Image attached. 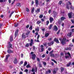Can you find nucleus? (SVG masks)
I'll return each mask as SVG.
<instances>
[{
  "mask_svg": "<svg viewBox=\"0 0 74 74\" xmlns=\"http://www.w3.org/2000/svg\"><path fill=\"white\" fill-rule=\"evenodd\" d=\"M31 71L32 72H34V68H33L32 69V70H31Z\"/></svg>",
  "mask_w": 74,
  "mask_h": 74,
  "instance_id": "nucleus-42",
  "label": "nucleus"
},
{
  "mask_svg": "<svg viewBox=\"0 0 74 74\" xmlns=\"http://www.w3.org/2000/svg\"><path fill=\"white\" fill-rule=\"evenodd\" d=\"M52 25L51 24L50 25L49 27V29L50 30L52 28Z\"/></svg>",
  "mask_w": 74,
  "mask_h": 74,
  "instance_id": "nucleus-23",
  "label": "nucleus"
},
{
  "mask_svg": "<svg viewBox=\"0 0 74 74\" xmlns=\"http://www.w3.org/2000/svg\"><path fill=\"white\" fill-rule=\"evenodd\" d=\"M44 46H46L47 45V42H45L43 43Z\"/></svg>",
  "mask_w": 74,
  "mask_h": 74,
  "instance_id": "nucleus-46",
  "label": "nucleus"
},
{
  "mask_svg": "<svg viewBox=\"0 0 74 74\" xmlns=\"http://www.w3.org/2000/svg\"><path fill=\"white\" fill-rule=\"evenodd\" d=\"M29 33H30V32H28L26 34V35H29Z\"/></svg>",
  "mask_w": 74,
  "mask_h": 74,
  "instance_id": "nucleus-56",
  "label": "nucleus"
},
{
  "mask_svg": "<svg viewBox=\"0 0 74 74\" xmlns=\"http://www.w3.org/2000/svg\"><path fill=\"white\" fill-rule=\"evenodd\" d=\"M60 69H61V73H62V72H63V71L64 70V68L62 67H61L60 68Z\"/></svg>",
  "mask_w": 74,
  "mask_h": 74,
  "instance_id": "nucleus-15",
  "label": "nucleus"
},
{
  "mask_svg": "<svg viewBox=\"0 0 74 74\" xmlns=\"http://www.w3.org/2000/svg\"><path fill=\"white\" fill-rule=\"evenodd\" d=\"M40 9H37L36 11V12H37V13H38V12H40Z\"/></svg>",
  "mask_w": 74,
  "mask_h": 74,
  "instance_id": "nucleus-26",
  "label": "nucleus"
},
{
  "mask_svg": "<svg viewBox=\"0 0 74 74\" xmlns=\"http://www.w3.org/2000/svg\"><path fill=\"white\" fill-rule=\"evenodd\" d=\"M49 35V33H46L45 35V36L46 37H48Z\"/></svg>",
  "mask_w": 74,
  "mask_h": 74,
  "instance_id": "nucleus-19",
  "label": "nucleus"
},
{
  "mask_svg": "<svg viewBox=\"0 0 74 74\" xmlns=\"http://www.w3.org/2000/svg\"><path fill=\"white\" fill-rule=\"evenodd\" d=\"M57 71H56L55 70H53V74H56V72Z\"/></svg>",
  "mask_w": 74,
  "mask_h": 74,
  "instance_id": "nucleus-21",
  "label": "nucleus"
},
{
  "mask_svg": "<svg viewBox=\"0 0 74 74\" xmlns=\"http://www.w3.org/2000/svg\"><path fill=\"white\" fill-rule=\"evenodd\" d=\"M18 30H16L15 32V36L16 37V36H17V35H18Z\"/></svg>",
  "mask_w": 74,
  "mask_h": 74,
  "instance_id": "nucleus-14",
  "label": "nucleus"
},
{
  "mask_svg": "<svg viewBox=\"0 0 74 74\" xmlns=\"http://www.w3.org/2000/svg\"><path fill=\"white\" fill-rule=\"evenodd\" d=\"M63 52H61L60 53V56L61 57L62 56H63Z\"/></svg>",
  "mask_w": 74,
  "mask_h": 74,
  "instance_id": "nucleus-45",
  "label": "nucleus"
},
{
  "mask_svg": "<svg viewBox=\"0 0 74 74\" xmlns=\"http://www.w3.org/2000/svg\"><path fill=\"white\" fill-rule=\"evenodd\" d=\"M72 14H73V12H71L70 13H69L68 14V16H69V18H71V16L72 15Z\"/></svg>",
  "mask_w": 74,
  "mask_h": 74,
  "instance_id": "nucleus-7",
  "label": "nucleus"
},
{
  "mask_svg": "<svg viewBox=\"0 0 74 74\" xmlns=\"http://www.w3.org/2000/svg\"><path fill=\"white\" fill-rule=\"evenodd\" d=\"M14 12H12V13H11L10 15V18H11V16H12V15L13 14V13H14Z\"/></svg>",
  "mask_w": 74,
  "mask_h": 74,
  "instance_id": "nucleus-41",
  "label": "nucleus"
},
{
  "mask_svg": "<svg viewBox=\"0 0 74 74\" xmlns=\"http://www.w3.org/2000/svg\"><path fill=\"white\" fill-rule=\"evenodd\" d=\"M45 56V54H43L42 55V58H44Z\"/></svg>",
  "mask_w": 74,
  "mask_h": 74,
  "instance_id": "nucleus-57",
  "label": "nucleus"
},
{
  "mask_svg": "<svg viewBox=\"0 0 74 74\" xmlns=\"http://www.w3.org/2000/svg\"><path fill=\"white\" fill-rule=\"evenodd\" d=\"M51 60L54 62V63H57V62H56V61L52 59Z\"/></svg>",
  "mask_w": 74,
  "mask_h": 74,
  "instance_id": "nucleus-39",
  "label": "nucleus"
},
{
  "mask_svg": "<svg viewBox=\"0 0 74 74\" xmlns=\"http://www.w3.org/2000/svg\"><path fill=\"white\" fill-rule=\"evenodd\" d=\"M66 38H64L61 41V42L62 45H64L66 43Z\"/></svg>",
  "mask_w": 74,
  "mask_h": 74,
  "instance_id": "nucleus-1",
  "label": "nucleus"
},
{
  "mask_svg": "<svg viewBox=\"0 0 74 74\" xmlns=\"http://www.w3.org/2000/svg\"><path fill=\"white\" fill-rule=\"evenodd\" d=\"M50 22V23L52 22L53 21V18L52 17H50L49 18Z\"/></svg>",
  "mask_w": 74,
  "mask_h": 74,
  "instance_id": "nucleus-10",
  "label": "nucleus"
},
{
  "mask_svg": "<svg viewBox=\"0 0 74 74\" xmlns=\"http://www.w3.org/2000/svg\"><path fill=\"white\" fill-rule=\"evenodd\" d=\"M54 30L55 31H57L58 30V27L56 25H55L54 27Z\"/></svg>",
  "mask_w": 74,
  "mask_h": 74,
  "instance_id": "nucleus-13",
  "label": "nucleus"
},
{
  "mask_svg": "<svg viewBox=\"0 0 74 74\" xmlns=\"http://www.w3.org/2000/svg\"><path fill=\"white\" fill-rule=\"evenodd\" d=\"M41 20L42 22H44V21H45V20H44V18H42L41 19Z\"/></svg>",
  "mask_w": 74,
  "mask_h": 74,
  "instance_id": "nucleus-61",
  "label": "nucleus"
},
{
  "mask_svg": "<svg viewBox=\"0 0 74 74\" xmlns=\"http://www.w3.org/2000/svg\"><path fill=\"white\" fill-rule=\"evenodd\" d=\"M40 47L41 51L43 52V51H44V46L42 45H41L40 46Z\"/></svg>",
  "mask_w": 74,
  "mask_h": 74,
  "instance_id": "nucleus-8",
  "label": "nucleus"
},
{
  "mask_svg": "<svg viewBox=\"0 0 74 74\" xmlns=\"http://www.w3.org/2000/svg\"><path fill=\"white\" fill-rule=\"evenodd\" d=\"M59 4H62V1H60L59 2Z\"/></svg>",
  "mask_w": 74,
  "mask_h": 74,
  "instance_id": "nucleus-52",
  "label": "nucleus"
},
{
  "mask_svg": "<svg viewBox=\"0 0 74 74\" xmlns=\"http://www.w3.org/2000/svg\"><path fill=\"white\" fill-rule=\"evenodd\" d=\"M54 43V42L53 41H52L50 43L51 45H53V43Z\"/></svg>",
  "mask_w": 74,
  "mask_h": 74,
  "instance_id": "nucleus-48",
  "label": "nucleus"
},
{
  "mask_svg": "<svg viewBox=\"0 0 74 74\" xmlns=\"http://www.w3.org/2000/svg\"><path fill=\"white\" fill-rule=\"evenodd\" d=\"M30 30H32V26H31L29 28Z\"/></svg>",
  "mask_w": 74,
  "mask_h": 74,
  "instance_id": "nucleus-53",
  "label": "nucleus"
},
{
  "mask_svg": "<svg viewBox=\"0 0 74 74\" xmlns=\"http://www.w3.org/2000/svg\"><path fill=\"white\" fill-rule=\"evenodd\" d=\"M51 49H52L51 48H49L48 49V51H51Z\"/></svg>",
  "mask_w": 74,
  "mask_h": 74,
  "instance_id": "nucleus-60",
  "label": "nucleus"
},
{
  "mask_svg": "<svg viewBox=\"0 0 74 74\" xmlns=\"http://www.w3.org/2000/svg\"><path fill=\"white\" fill-rule=\"evenodd\" d=\"M23 61H21L20 63V64H23Z\"/></svg>",
  "mask_w": 74,
  "mask_h": 74,
  "instance_id": "nucleus-33",
  "label": "nucleus"
},
{
  "mask_svg": "<svg viewBox=\"0 0 74 74\" xmlns=\"http://www.w3.org/2000/svg\"><path fill=\"white\" fill-rule=\"evenodd\" d=\"M41 23V21H39L37 22V23L38 25H39Z\"/></svg>",
  "mask_w": 74,
  "mask_h": 74,
  "instance_id": "nucleus-31",
  "label": "nucleus"
},
{
  "mask_svg": "<svg viewBox=\"0 0 74 74\" xmlns=\"http://www.w3.org/2000/svg\"><path fill=\"white\" fill-rule=\"evenodd\" d=\"M10 40L11 41H12V40H13V39L12 38V36H10Z\"/></svg>",
  "mask_w": 74,
  "mask_h": 74,
  "instance_id": "nucleus-22",
  "label": "nucleus"
},
{
  "mask_svg": "<svg viewBox=\"0 0 74 74\" xmlns=\"http://www.w3.org/2000/svg\"><path fill=\"white\" fill-rule=\"evenodd\" d=\"M54 70L56 71H58V70H59V68L58 67H56V69H54Z\"/></svg>",
  "mask_w": 74,
  "mask_h": 74,
  "instance_id": "nucleus-29",
  "label": "nucleus"
},
{
  "mask_svg": "<svg viewBox=\"0 0 74 74\" xmlns=\"http://www.w3.org/2000/svg\"><path fill=\"white\" fill-rule=\"evenodd\" d=\"M54 41H55L57 43H59V40L58 38H55L53 40Z\"/></svg>",
  "mask_w": 74,
  "mask_h": 74,
  "instance_id": "nucleus-6",
  "label": "nucleus"
},
{
  "mask_svg": "<svg viewBox=\"0 0 74 74\" xmlns=\"http://www.w3.org/2000/svg\"><path fill=\"white\" fill-rule=\"evenodd\" d=\"M71 32H74V29H71Z\"/></svg>",
  "mask_w": 74,
  "mask_h": 74,
  "instance_id": "nucleus-58",
  "label": "nucleus"
},
{
  "mask_svg": "<svg viewBox=\"0 0 74 74\" xmlns=\"http://www.w3.org/2000/svg\"><path fill=\"white\" fill-rule=\"evenodd\" d=\"M19 74H23V73H22V71H20Z\"/></svg>",
  "mask_w": 74,
  "mask_h": 74,
  "instance_id": "nucleus-64",
  "label": "nucleus"
},
{
  "mask_svg": "<svg viewBox=\"0 0 74 74\" xmlns=\"http://www.w3.org/2000/svg\"><path fill=\"white\" fill-rule=\"evenodd\" d=\"M71 22L72 23H74V20H71Z\"/></svg>",
  "mask_w": 74,
  "mask_h": 74,
  "instance_id": "nucleus-59",
  "label": "nucleus"
},
{
  "mask_svg": "<svg viewBox=\"0 0 74 74\" xmlns=\"http://www.w3.org/2000/svg\"><path fill=\"white\" fill-rule=\"evenodd\" d=\"M30 43H33V39H31Z\"/></svg>",
  "mask_w": 74,
  "mask_h": 74,
  "instance_id": "nucleus-35",
  "label": "nucleus"
},
{
  "mask_svg": "<svg viewBox=\"0 0 74 74\" xmlns=\"http://www.w3.org/2000/svg\"><path fill=\"white\" fill-rule=\"evenodd\" d=\"M26 11H27V12H29V8H26Z\"/></svg>",
  "mask_w": 74,
  "mask_h": 74,
  "instance_id": "nucleus-44",
  "label": "nucleus"
},
{
  "mask_svg": "<svg viewBox=\"0 0 74 74\" xmlns=\"http://www.w3.org/2000/svg\"><path fill=\"white\" fill-rule=\"evenodd\" d=\"M27 62L25 61L24 62V65H27Z\"/></svg>",
  "mask_w": 74,
  "mask_h": 74,
  "instance_id": "nucleus-34",
  "label": "nucleus"
},
{
  "mask_svg": "<svg viewBox=\"0 0 74 74\" xmlns=\"http://www.w3.org/2000/svg\"><path fill=\"white\" fill-rule=\"evenodd\" d=\"M36 4V5H38V0H35Z\"/></svg>",
  "mask_w": 74,
  "mask_h": 74,
  "instance_id": "nucleus-16",
  "label": "nucleus"
},
{
  "mask_svg": "<svg viewBox=\"0 0 74 74\" xmlns=\"http://www.w3.org/2000/svg\"><path fill=\"white\" fill-rule=\"evenodd\" d=\"M48 40L49 41H50V40H52V39L51 38H49V39H48Z\"/></svg>",
  "mask_w": 74,
  "mask_h": 74,
  "instance_id": "nucleus-55",
  "label": "nucleus"
},
{
  "mask_svg": "<svg viewBox=\"0 0 74 74\" xmlns=\"http://www.w3.org/2000/svg\"><path fill=\"white\" fill-rule=\"evenodd\" d=\"M34 71L36 73L37 71V67H36L35 69H34Z\"/></svg>",
  "mask_w": 74,
  "mask_h": 74,
  "instance_id": "nucleus-25",
  "label": "nucleus"
},
{
  "mask_svg": "<svg viewBox=\"0 0 74 74\" xmlns=\"http://www.w3.org/2000/svg\"><path fill=\"white\" fill-rule=\"evenodd\" d=\"M49 21H46L47 25H48V24H49Z\"/></svg>",
  "mask_w": 74,
  "mask_h": 74,
  "instance_id": "nucleus-43",
  "label": "nucleus"
},
{
  "mask_svg": "<svg viewBox=\"0 0 74 74\" xmlns=\"http://www.w3.org/2000/svg\"><path fill=\"white\" fill-rule=\"evenodd\" d=\"M22 37L23 39H25L26 38V34H23L22 35Z\"/></svg>",
  "mask_w": 74,
  "mask_h": 74,
  "instance_id": "nucleus-4",
  "label": "nucleus"
},
{
  "mask_svg": "<svg viewBox=\"0 0 74 74\" xmlns=\"http://www.w3.org/2000/svg\"><path fill=\"white\" fill-rule=\"evenodd\" d=\"M71 34H72V32H71L70 33H68L67 34L68 37H71Z\"/></svg>",
  "mask_w": 74,
  "mask_h": 74,
  "instance_id": "nucleus-9",
  "label": "nucleus"
},
{
  "mask_svg": "<svg viewBox=\"0 0 74 74\" xmlns=\"http://www.w3.org/2000/svg\"><path fill=\"white\" fill-rule=\"evenodd\" d=\"M35 31L37 32H38L39 31V27H37L36 28H35Z\"/></svg>",
  "mask_w": 74,
  "mask_h": 74,
  "instance_id": "nucleus-20",
  "label": "nucleus"
},
{
  "mask_svg": "<svg viewBox=\"0 0 74 74\" xmlns=\"http://www.w3.org/2000/svg\"><path fill=\"white\" fill-rule=\"evenodd\" d=\"M36 57V55L35 54H33L32 55V58L33 60H35V58Z\"/></svg>",
  "mask_w": 74,
  "mask_h": 74,
  "instance_id": "nucleus-5",
  "label": "nucleus"
},
{
  "mask_svg": "<svg viewBox=\"0 0 74 74\" xmlns=\"http://www.w3.org/2000/svg\"><path fill=\"white\" fill-rule=\"evenodd\" d=\"M43 63L44 65H46V64H47V63L45 62H43Z\"/></svg>",
  "mask_w": 74,
  "mask_h": 74,
  "instance_id": "nucleus-50",
  "label": "nucleus"
},
{
  "mask_svg": "<svg viewBox=\"0 0 74 74\" xmlns=\"http://www.w3.org/2000/svg\"><path fill=\"white\" fill-rule=\"evenodd\" d=\"M43 17V15L42 14H40L39 16V18H42Z\"/></svg>",
  "mask_w": 74,
  "mask_h": 74,
  "instance_id": "nucleus-30",
  "label": "nucleus"
},
{
  "mask_svg": "<svg viewBox=\"0 0 74 74\" xmlns=\"http://www.w3.org/2000/svg\"><path fill=\"white\" fill-rule=\"evenodd\" d=\"M14 12H12V13H11L10 15V18H11V16H12V15L13 14V13H14Z\"/></svg>",
  "mask_w": 74,
  "mask_h": 74,
  "instance_id": "nucleus-40",
  "label": "nucleus"
},
{
  "mask_svg": "<svg viewBox=\"0 0 74 74\" xmlns=\"http://www.w3.org/2000/svg\"><path fill=\"white\" fill-rule=\"evenodd\" d=\"M21 58H23V54H21Z\"/></svg>",
  "mask_w": 74,
  "mask_h": 74,
  "instance_id": "nucleus-54",
  "label": "nucleus"
},
{
  "mask_svg": "<svg viewBox=\"0 0 74 74\" xmlns=\"http://www.w3.org/2000/svg\"><path fill=\"white\" fill-rule=\"evenodd\" d=\"M51 56L53 58L55 57V56L54 55V54H51Z\"/></svg>",
  "mask_w": 74,
  "mask_h": 74,
  "instance_id": "nucleus-37",
  "label": "nucleus"
},
{
  "mask_svg": "<svg viewBox=\"0 0 74 74\" xmlns=\"http://www.w3.org/2000/svg\"><path fill=\"white\" fill-rule=\"evenodd\" d=\"M13 66H12V65H10L9 66V68H10V69H12V68H13Z\"/></svg>",
  "mask_w": 74,
  "mask_h": 74,
  "instance_id": "nucleus-49",
  "label": "nucleus"
},
{
  "mask_svg": "<svg viewBox=\"0 0 74 74\" xmlns=\"http://www.w3.org/2000/svg\"><path fill=\"white\" fill-rule=\"evenodd\" d=\"M9 56H10V55L9 54H8L6 56V58L5 59L6 60H7L8 59V57H9Z\"/></svg>",
  "mask_w": 74,
  "mask_h": 74,
  "instance_id": "nucleus-17",
  "label": "nucleus"
},
{
  "mask_svg": "<svg viewBox=\"0 0 74 74\" xmlns=\"http://www.w3.org/2000/svg\"><path fill=\"white\" fill-rule=\"evenodd\" d=\"M7 52L8 53H13V51L11 50H8Z\"/></svg>",
  "mask_w": 74,
  "mask_h": 74,
  "instance_id": "nucleus-12",
  "label": "nucleus"
},
{
  "mask_svg": "<svg viewBox=\"0 0 74 74\" xmlns=\"http://www.w3.org/2000/svg\"><path fill=\"white\" fill-rule=\"evenodd\" d=\"M37 61H38V62H40V59H39L38 58H37Z\"/></svg>",
  "mask_w": 74,
  "mask_h": 74,
  "instance_id": "nucleus-47",
  "label": "nucleus"
},
{
  "mask_svg": "<svg viewBox=\"0 0 74 74\" xmlns=\"http://www.w3.org/2000/svg\"><path fill=\"white\" fill-rule=\"evenodd\" d=\"M26 67L27 68H29V67H30L31 66H30V65H27Z\"/></svg>",
  "mask_w": 74,
  "mask_h": 74,
  "instance_id": "nucleus-38",
  "label": "nucleus"
},
{
  "mask_svg": "<svg viewBox=\"0 0 74 74\" xmlns=\"http://www.w3.org/2000/svg\"><path fill=\"white\" fill-rule=\"evenodd\" d=\"M18 62V59H17V58H15L13 62L14 63V64H17Z\"/></svg>",
  "mask_w": 74,
  "mask_h": 74,
  "instance_id": "nucleus-3",
  "label": "nucleus"
},
{
  "mask_svg": "<svg viewBox=\"0 0 74 74\" xmlns=\"http://www.w3.org/2000/svg\"><path fill=\"white\" fill-rule=\"evenodd\" d=\"M12 45H11V44L10 43L9 44L8 46H7V48H8L9 49H10V48H12Z\"/></svg>",
  "mask_w": 74,
  "mask_h": 74,
  "instance_id": "nucleus-11",
  "label": "nucleus"
},
{
  "mask_svg": "<svg viewBox=\"0 0 74 74\" xmlns=\"http://www.w3.org/2000/svg\"><path fill=\"white\" fill-rule=\"evenodd\" d=\"M69 4L70 5H71V3L70 2V1H69L68 2V3H66V8L67 9L69 10Z\"/></svg>",
  "mask_w": 74,
  "mask_h": 74,
  "instance_id": "nucleus-2",
  "label": "nucleus"
},
{
  "mask_svg": "<svg viewBox=\"0 0 74 74\" xmlns=\"http://www.w3.org/2000/svg\"><path fill=\"white\" fill-rule=\"evenodd\" d=\"M48 71L49 73H50V74H51V70L49 69L48 70Z\"/></svg>",
  "mask_w": 74,
  "mask_h": 74,
  "instance_id": "nucleus-36",
  "label": "nucleus"
},
{
  "mask_svg": "<svg viewBox=\"0 0 74 74\" xmlns=\"http://www.w3.org/2000/svg\"><path fill=\"white\" fill-rule=\"evenodd\" d=\"M65 19H66V18L64 17H62L61 18V21H63V20H64Z\"/></svg>",
  "mask_w": 74,
  "mask_h": 74,
  "instance_id": "nucleus-18",
  "label": "nucleus"
},
{
  "mask_svg": "<svg viewBox=\"0 0 74 74\" xmlns=\"http://www.w3.org/2000/svg\"><path fill=\"white\" fill-rule=\"evenodd\" d=\"M71 63V62H69L68 63V65H70Z\"/></svg>",
  "mask_w": 74,
  "mask_h": 74,
  "instance_id": "nucleus-62",
  "label": "nucleus"
},
{
  "mask_svg": "<svg viewBox=\"0 0 74 74\" xmlns=\"http://www.w3.org/2000/svg\"><path fill=\"white\" fill-rule=\"evenodd\" d=\"M34 8H33L31 12H32V13H33V12H34Z\"/></svg>",
  "mask_w": 74,
  "mask_h": 74,
  "instance_id": "nucleus-27",
  "label": "nucleus"
},
{
  "mask_svg": "<svg viewBox=\"0 0 74 74\" xmlns=\"http://www.w3.org/2000/svg\"><path fill=\"white\" fill-rule=\"evenodd\" d=\"M28 69H25V70L24 71V72H26L27 73H28Z\"/></svg>",
  "mask_w": 74,
  "mask_h": 74,
  "instance_id": "nucleus-28",
  "label": "nucleus"
},
{
  "mask_svg": "<svg viewBox=\"0 0 74 74\" xmlns=\"http://www.w3.org/2000/svg\"><path fill=\"white\" fill-rule=\"evenodd\" d=\"M33 43H30V46L31 47V46H32V45H33Z\"/></svg>",
  "mask_w": 74,
  "mask_h": 74,
  "instance_id": "nucleus-51",
  "label": "nucleus"
},
{
  "mask_svg": "<svg viewBox=\"0 0 74 74\" xmlns=\"http://www.w3.org/2000/svg\"><path fill=\"white\" fill-rule=\"evenodd\" d=\"M25 47H29V44H27L25 46Z\"/></svg>",
  "mask_w": 74,
  "mask_h": 74,
  "instance_id": "nucleus-32",
  "label": "nucleus"
},
{
  "mask_svg": "<svg viewBox=\"0 0 74 74\" xmlns=\"http://www.w3.org/2000/svg\"><path fill=\"white\" fill-rule=\"evenodd\" d=\"M16 5L17 6H18V7H21V3H17Z\"/></svg>",
  "mask_w": 74,
  "mask_h": 74,
  "instance_id": "nucleus-24",
  "label": "nucleus"
},
{
  "mask_svg": "<svg viewBox=\"0 0 74 74\" xmlns=\"http://www.w3.org/2000/svg\"><path fill=\"white\" fill-rule=\"evenodd\" d=\"M69 48H65V50H66V51H67V50H69Z\"/></svg>",
  "mask_w": 74,
  "mask_h": 74,
  "instance_id": "nucleus-63",
  "label": "nucleus"
}]
</instances>
